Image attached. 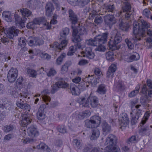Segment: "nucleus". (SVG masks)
Instances as JSON below:
<instances>
[{
	"label": "nucleus",
	"mask_w": 152,
	"mask_h": 152,
	"mask_svg": "<svg viewBox=\"0 0 152 152\" xmlns=\"http://www.w3.org/2000/svg\"><path fill=\"white\" fill-rule=\"evenodd\" d=\"M58 130L60 132L64 133L66 132L65 128L63 126H58Z\"/></svg>",
	"instance_id": "obj_64"
},
{
	"label": "nucleus",
	"mask_w": 152,
	"mask_h": 152,
	"mask_svg": "<svg viewBox=\"0 0 152 152\" xmlns=\"http://www.w3.org/2000/svg\"><path fill=\"white\" fill-rule=\"evenodd\" d=\"M70 89L72 95H78L80 94L79 88L75 84L72 83L70 84Z\"/></svg>",
	"instance_id": "obj_21"
},
{
	"label": "nucleus",
	"mask_w": 152,
	"mask_h": 152,
	"mask_svg": "<svg viewBox=\"0 0 152 152\" xmlns=\"http://www.w3.org/2000/svg\"><path fill=\"white\" fill-rule=\"evenodd\" d=\"M56 73V71L53 68H51L47 73V75L48 76L50 77L54 75Z\"/></svg>",
	"instance_id": "obj_48"
},
{
	"label": "nucleus",
	"mask_w": 152,
	"mask_h": 152,
	"mask_svg": "<svg viewBox=\"0 0 152 152\" xmlns=\"http://www.w3.org/2000/svg\"><path fill=\"white\" fill-rule=\"evenodd\" d=\"M32 121L31 116L29 115H23L22 120L20 122L22 127H25L30 124Z\"/></svg>",
	"instance_id": "obj_12"
},
{
	"label": "nucleus",
	"mask_w": 152,
	"mask_h": 152,
	"mask_svg": "<svg viewBox=\"0 0 152 152\" xmlns=\"http://www.w3.org/2000/svg\"><path fill=\"white\" fill-rule=\"evenodd\" d=\"M37 119L39 121H42L45 118V115L42 112L38 111L37 114Z\"/></svg>",
	"instance_id": "obj_45"
},
{
	"label": "nucleus",
	"mask_w": 152,
	"mask_h": 152,
	"mask_svg": "<svg viewBox=\"0 0 152 152\" xmlns=\"http://www.w3.org/2000/svg\"><path fill=\"white\" fill-rule=\"evenodd\" d=\"M131 58L132 59V61H136L138 60L139 59V54L137 53H135L134 54L131 55Z\"/></svg>",
	"instance_id": "obj_59"
},
{
	"label": "nucleus",
	"mask_w": 152,
	"mask_h": 152,
	"mask_svg": "<svg viewBox=\"0 0 152 152\" xmlns=\"http://www.w3.org/2000/svg\"><path fill=\"white\" fill-rule=\"evenodd\" d=\"M57 17V15L54 14L53 16V19L51 20L50 21V24L48 22H46L44 25L46 26V29H49L51 28V24H56L57 23V21L56 19Z\"/></svg>",
	"instance_id": "obj_23"
},
{
	"label": "nucleus",
	"mask_w": 152,
	"mask_h": 152,
	"mask_svg": "<svg viewBox=\"0 0 152 152\" xmlns=\"http://www.w3.org/2000/svg\"><path fill=\"white\" fill-rule=\"evenodd\" d=\"M20 12L22 14L23 16L24 17H28L31 14V12L29 10L27 9H21L20 10Z\"/></svg>",
	"instance_id": "obj_36"
},
{
	"label": "nucleus",
	"mask_w": 152,
	"mask_h": 152,
	"mask_svg": "<svg viewBox=\"0 0 152 152\" xmlns=\"http://www.w3.org/2000/svg\"><path fill=\"white\" fill-rule=\"evenodd\" d=\"M140 88V86H137L135 88V89L130 92L129 94V97H132L135 96L137 94Z\"/></svg>",
	"instance_id": "obj_40"
},
{
	"label": "nucleus",
	"mask_w": 152,
	"mask_h": 152,
	"mask_svg": "<svg viewBox=\"0 0 152 152\" xmlns=\"http://www.w3.org/2000/svg\"><path fill=\"white\" fill-rule=\"evenodd\" d=\"M76 50V46H71L69 48V51L67 53L68 56H72L75 52Z\"/></svg>",
	"instance_id": "obj_44"
},
{
	"label": "nucleus",
	"mask_w": 152,
	"mask_h": 152,
	"mask_svg": "<svg viewBox=\"0 0 152 152\" xmlns=\"http://www.w3.org/2000/svg\"><path fill=\"white\" fill-rule=\"evenodd\" d=\"M71 64V62L70 61H68L66 62L64 65H63L61 68V72L63 73H64L67 72L68 70V67Z\"/></svg>",
	"instance_id": "obj_37"
},
{
	"label": "nucleus",
	"mask_w": 152,
	"mask_h": 152,
	"mask_svg": "<svg viewBox=\"0 0 152 152\" xmlns=\"http://www.w3.org/2000/svg\"><path fill=\"white\" fill-rule=\"evenodd\" d=\"M117 69L116 65L115 64H112L109 67L108 69L113 72H115Z\"/></svg>",
	"instance_id": "obj_54"
},
{
	"label": "nucleus",
	"mask_w": 152,
	"mask_h": 152,
	"mask_svg": "<svg viewBox=\"0 0 152 152\" xmlns=\"http://www.w3.org/2000/svg\"><path fill=\"white\" fill-rule=\"evenodd\" d=\"M151 9L149 8H145L142 11V14L144 17L147 18H149L150 16H151V12L150 11Z\"/></svg>",
	"instance_id": "obj_32"
},
{
	"label": "nucleus",
	"mask_w": 152,
	"mask_h": 152,
	"mask_svg": "<svg viewBox=\"0 0 152 152\" xmlns=\"http://www.w3.org/2000/svg\"><path fill=\"white\" fill-rule=\"evenodd\" d=\"M40 55L42 58L44 59L48 60L50 59L51 58L50 55L45 53H42L40 54Z\"/></svg>",
	"instance_id": "obj_52"
},
{
	"label": "nucleus",
	"mask_w": 152,
	"mask_h": 152,
	"mask_svg": "<svg viewBox=\"0 0 152 152\" xmlns=\"http://www.w3.org/2000/svg\"><path fill=\"white\" fill-rule=\"evenodd\" d=\"M58 86V83L52 86V90H51L52 93H54L58 90V88H59Z\"/></svg>",
	"instance_id": "obj_50"
},
{
	"label": "nucleus",
	"mask_w": 152,
	"mask_h": 152,
	"mask_svg": "<svg viewBox=\"0 0 152 152\" xmlns=\"http://www.w3.org/2000/svg\"><path fill=\"white\" fill-rule=\"evenodd\" d=\"M114 73V72L108 70L106 74V77L108 79H112L113 77Z\"/></svg>",
	"instance_id": "obj_53"
},
{
	"label": "nucleus",
	"mask_w": 152,
	"mask_h": 152,
	"mask_svg": "<svg viewBox=\"0 0 152 152\" xmlns=\"http://www.w3.org/2000/svg\"><path fill=\"white\" fill-rule=\"evenodd\" d=\"M14 128V127L11 125L6 126L3 127V130L6 132H9L10 131L12 130Z\"/></svg>",
	"instance_id": "obj_46"
},
{
	"label": "nucleus",
	"mask_w": 152,
	"mask_h": 152,
	"mask_svg": "<svg viewBox=\"0 0 152 152\" xmlns=\"http://www.w3.org/2000/svg\"><path fill=\"white\" fill-rule=\"evenodd\" d=\"M43 20L42 18H37L35 19L33 21L35 25H40L42 22V21Z\"/></svg>",
	"instance_id": "obj_55"
},
{
	"label": "nucleus",
	"mask_w": 152,
	"mask_h": 152,
	"mask_svg": "<svg viewBox=\"0 0 152 152\" xmlns=\"http://www.w3.org/2000/svg\"><path fill=\"white\" fill-rule=\"evenodd\" d=\"M147 82L148 86V95L151 97V94H152V81L148 80Z\"/></svg>",
	"instance_id": "obj_38"
},
{
	"label": "nucleus",
	"mask_w": 152,
	"mask_h": 152,
	"mask_svg": "<svg viewBox=\"0 0 152 152\" xmlns=\"http://www.w3.org/2000/svg\"><path fill=\"white\" fill-rule=\"evenodd\" d=\"M118 119L121 126L120 128L123 130L125 129L129 124V119L128 115L125 113H122L120 114Z\"/></svg>",
	"instance_id": "obj_7"
},
{
	"label": "nucleus",
	"mask_w": 152,
	"mask_h": 152,
	"mask_svg": "<svg viewBox=\"0 0 152 152\" xmlns=\"http://www.w3.org/2000/svg\"><path fill=\"white\" fill-rule=\"evenodd\" d=\"M66 56L65 53H62L57 59L56 61V64L58 65L61 64L62 61L63 59Z\"/></svg>",
	"instance_id": "obj_43"
},
{
	"label": "nucleus",
	"mask_w": 152,
	"mask_h": 152,
	"mask_svg": "<svg viewBox=\"0 0 152 152\" xmlns=\"http://www.w3.org/2000/svg\"><path fill=\"white\" fill-rule=\"evenodd\" d=\"M1 105L2 106V107L3 108V107H5L6 108H8V109L11 107L10 102L7 101H5L4 102H2Z\"/></svg>",
	"instance_id": "obj_49"
},
{
	"label": "nucleus",
	"mask_w": 152,
	"mask_h": 152,
	"mask_svg": "<svg viewBox=\"0 0 152 152\" xmlns=\"http://www.w3.org/2000/svg\"><path fill=\"white\" fill-rule=\"evenodd\" d=\"M78 102L83 106L89 107V105L92 107H96L99 104L98 98L91 94L88 97L86 96H82L79 98L77 100Z\"/></svg>",
	"instance_id": "obj_2"
},
{
	"label": "nucleus",
	"mask_w": 152,
	"mask_h": 152,
	"mask_svg": "<svg viewBox=\"0 0 152 152\" xmlns=\"http://www.w3.org/2000/svg\"><path fill=\"white\" fill-rule=\"evenodd\" d=\"M94 73L95 75L98 76L102 75V72L98 68H96L94 70Z\"/></svg>",
	"instance_id": "obj_63"
},
{
	"label": "nucleus",
	"mask_w": 152,
	"mask_h": 152,
	"mask_svg": "<svg viewBox=\"0 0 152 152\" xmlns=\"http://www.w3.org/2000/svg\"><path fill=\"white\" fill-rule=\"evenodd\" d=\"M18 71L15 68H11L8 72L7 78L9 82L13 83L16 80L18 75Z\"/></svg>",
	"instance_id": "obj_9"
},
{
	"label": "nucleus",
	"mask_w": 152,
	"mask_h": 152,
	"mask_svg": "<svg viewBox=\"0 0 152 152\" xmlns=\"http://www.w3.org/2000/svg\"><path fill=\"white\" fill-rule=\"evenodd\" d=\"M103 20L101 16H98L96 17L94 20V22L95 23L99 24L102 23Z\"/></svg>",
	"instance_id": "obj_58"
},
{
	"label": "nucleus",
	"mask_w": 152,
	"mask_h": 152,
	"mask_svg": "<svg viewBox=\"0 0 152 152\" xmlns=\"http://www.w3.org/2000/svg\"><path fill=\"white\" fill-rule=\"evenodd\" d=\"M90 1V0H80L79 1V4L83 7L87 4Z\"/></svg>",
	"instance_id": "obj_61"
},
{
	"label": "nucleus",
	"mask_w": 152,
	"mask_h": 152,
	"mask_svg": "<svg viewBox=\"0 0 152 152\" xmlns=\"http://www.w3.org/2000/svg\"><path fill=\"white\" fill-rule=\"evenodd\" d=\"M19 30L15 27H12L9 28L8 32L7 34V37L10 39L12 38L14 36H16L19 33Z\"/></svg>",
	"instance_id": "obj_16"
},
{
	"label": "nucleus",
	"mask_w": 152,
	"mask_h": 152,
	"mask_svg": "<svg viewBox=\"0 0 152 152\" xmlns=\"http://www.w3.org/2000/svg\"><path fill=\"white\" fill-rule=\"evenodd\" d=\"M69 19L72 24H76L78 20L76 15L74 13L73 11L70 10H69Z\"/></svg>",
	"instance_id": "obj_22"
},
{
	"label": "nucleus",
	"mask_w": 152,
	"mask_h": 152,
	"mask_svg": "<svg viewBox=\"0 0 152 152\" xmlns=\"http://www.w3.org/2000/svg\"><path fill=\"white\" fill-rule=\"evenodd\" d=\"M19 45L21 46H24L26 44V40L24 37H21L19 40Z\"/></svg>",
	"instance_id": "obj_57"
},
{
	"label": "nucleus",
	"mask_w": 152,
	"mask_h": 152,
	"mask_svg": "<svg viewBox=\"0 0 152 152\" xmlns=\"http://www.w3.org/2000/svg\"><path fill=\"white\" fill-rule=\"evenodd\" d=\"M100 134V132L99 130L97 129H93L90 137L91 140H93L97 139L99 137Z\"/></svg>",
	"instance_id": "obj_28"
},
{
	"label": "nucleus",
	"mask_w": 152,
	"mask_h": 152,
	"mask_svg": "<svg viewBox=\"0 0 152 152\" xmlns=\"http://www.w3.org/2000/svg\"><path fill=\"white\" fill-rule=\"evenodd\" d=\"M58 83V87L59 88H66L69 86V84L65 82L64 81L62 80L61 81H59Z\"/></svg>",
	"instance_id": "obj_42"
},
{
	"label": "nucleus",
	"mask_w": 152,
	"mask_h": 152,
	"mask_svg": "<svg viewBox=\"0 0 152 152\" xmlns=\"http://www.w3.org/2000/svg\"><path fill=\"white\" fill-rule=\"evenodd\" d=\"M27 96V95L26 94L23 95L21 93H20V94L19 95L18 98H20V99H19L16 102V105L18 107L22 109H24V108L26 105L24 104L23 102L22 101L21 99L23 97L26 98Z\"/></svg>",
	"instance_id": "obj_20"
},
{
	"label": "nucleus",
	"mask_w": 152,
	"mask_h": 152,
	"mask_svg": "<svg viewBox=\"0 0 152 152\" xmlns=\"http://www.w3.org/2000/svg\"><path fill=\"white\" fill-rule=\"evenodd\" d=\"M43 43V41L42 39L37 37H34L30 40L28 44L30 46H32L34 45H40Z\"/></svg>",
	"instance_id": "obj_17"
},
{
	"label": "nucleus",
	"mask_w": 152,
	"mask_h": 152,
	"mask_svg": "<svg viewBox=\"0 0 152 152\" xmlns=\"http://www.w3.org/2000/svg\"><path fill=\"white\" fill-rule=\"evenodd\" d=\"M27 73L29 76L32 77H35L37 75V74L36 71L33 69L28 68Z\"/></svg>",
	"instance_id": "obj_29"
},
{
	"label": "nucleus",
	"mask_w": 152,
	"mask_h": 152,
	"mask_svg": "<svg viewBox=\"0 0 152 152\" xmlns=\"http://www.w3.org/2000/svg\"><path fill=\"white\" fill-rule=\"evenodd\" d=\"M141 106L140 105H137L135 106V108L131 113V121L134 123L137 122L139 118L142 115V110L139 109Z\"/></svg>",
	"instance_id": "obj_8"
},
{
	"label": "nucleus",
	"mask_w": 152,
	"mask_h": 152,
	"mask_svg": "<svg viewBox=\"0 0 152 152\" xmlns=\"http://www.w3.org/2000/svg\"><path fill=\"white\" fill-rule=\"evenodd\" d=\"M108 34L104 33L101 35H99L95 37V39H96L97 43L98 42L100 44H104L107 41Z\"/></svg>",
	"instance_id": "obj_14"
},
{
	"label": "nucleus",
	"mask_w": 152,
	"mask_h": 152,
	"mask_svg": "<svg viewBox=\"0 0 152 152\" xmlns=\"http://www.w3.org/2000/svg\"><path fill=\"white\" fill-rule=\"evenodd\" d=\"M95 56V54L92 51V50L90 47L86 48L85 52H81L80 55H78V57H86L89 59H92Z\"/></svg>",
	"instance_id": "obj_10"
},
{
	"label": "nucleus",
	"mask_w": 152,
	"mask_h": 152,
	"mask_svg": "<svg viewBox=\"0 0 152 152\" xmlns=\"http://www.w3.org/2000/svg\"><path fill=\"white\" fill-rule=\"evenodd\" d=\"M27 131L28 135L31 137L37 136L39 135L38 131L33 126H31L28 128Z\"/></svg>",
	"instance_id": "obj_18"
},
{
	"label": "nucleus",
	"mask_w": 152,
	"mask_h": 152,
	"mask_svg": "<svg viewBox=\"0 0 152 152\" xmlns=\"http://www.w3.org/2000/svg\"><path fill=\"white\" fill-rule=\"evenodd\" d=\"M48 93V90H45L42 92V99L47 105L48 104V102L50 101L51 99L50 97L46 94Z\"/></svg>",
	"instance_id": "obj_27"
},
{
	"label": "nucleus",
	"mask_w": 152,
	"mask_h": 152,
	"mask_svg": "<svg viewBox=\"0 0 152 152\" xmlns=\"http://www.w3.org/2000/svg\"><path fill=\"white\" fill-rule=\"evenodd\" d=\"M91 113L88 110L80 112L78 115V118L80 119H82L85 118H87L90 116Z\"/></svg>",
	"instance_id": "obj_26"
},
{
	"label": "nucleus",
	"mask_w": 152,
	"mask_h": 152,
	"mask_svg": "<svg viewBox=\"0 0 152 152\" xmlns=\"http://www.w3.org/2000/svg\"><path fill=\"white\" fill-rule=\"evenodd\" d=\"M3 16L4 17L6 20L8 22L12 21V14L9 11H4L2 14Z\"/></svg>",
	"instance_id": "obj_25"
},
{
	"label": "nucleus",
	"mask_w": 152,
	"mask_h": 152,
	"mask_svg": "<svg viewBox=\"0 0 152 152\" xmlns=\"http://www.w3.org/2000/svg\"><path fill=\"white\" fill-rule=\"evenodd\" d=\"M37 147L38 149L44 150L48 152L50 151V148H49L47 145L42 142L40 143L37 146Z\"/></svg>",
	"instance_id": "obj_35"
},
{
	"label": "nucleus",
	"mask_w": 152,
	"mask_h": 152,
	"mask_svg": "<svg viewBox=\"0 0 152 152\" xmlns=\"http://www.w3.org/2000/svg\"><path fill=\"white\" fill-rule=\"evenodd\" d=\"M105 47L100 44L97 48L95 49V50L99 51H105Z\"/></svg>",
	"instance_id": "obj_60"
},
{
	"label": "nucleus",
	"mask_w": 152,
	"mask_h": 152,
	"mask_svg": "<svg viewBox=\"0 0 152 152\" xmlns=\"http://www.w3.org/2000/svg\"><path fill=\"white\" fill-rule=\"evenodd\" d=\"M116 88L118 90H123L125 89V87L123 83L121 81H119L118 83L115 84Z\"/></svg>",
	"instance_id": "obj_41"
},
{
	"label": "nucleus",
	"mask_w": 152,
	"mask_h": 152,
	"mask_svg": "<svg viewBox=\"0 0 152 152\" xmlns=\"http://www.w3.org/2000/svg\"><path fill=\"white\" fill-rule=\"evenodd\" d=\"M106 59L109 61H113L114 60V53L112 51L107 52L105 54Z\"/></svg>",
	"instance_id": "obj_33"
},
{
	"label": "nucleus",
	"mask_w": 152,
	"mask_h": 152,
	"mask_svg": "<svg viewBox=\"0 0 152 152\" xmlns=\"http://www.w3.org/2000/svg\"><path fill=\"white\" fill-rule=\"evenodd\" d=\"M119 26L120 29L125 31H126L129 28V25L126 23H124L122 20H121Z\"/></svg>",
	"instance_id": "obj_34"
},
{
	"label": "nucleus",
	"mask_w": 152,
	"mask_h": 152,
	"mask_svg": "<svg viewBox=\"0 0 152 152\" xmlns=\"http://www.w3.org/2000/svg\"><path fill=\"white\" fill-rule=\"evenodd\" d=\"M104 21L106 24L109 26H112L116 22V20L113 15H108L104 16Z\"/></svg>",
	"instance_id": "obj_13"
},
{
	"label": "nucleus",
	"mask_w": 152,
	"mask_h": 152,
	"mask_svg": "<svg viewBox=\"0 0 152 152\" xmlns=\"http://www.w3.org/2000/svg\"><path fill=\"white\" fill-rule=\"evenodd\" d=\"M23 79L22 77H19L17 80L16 81V86L19 89H20L24 87L25 85L23 83Z\"/></svg>",
	"instance_id": "obj_30"
},
{
	"label": "nucleus",
	"mask_w": 152,
	"mask_h": 152,
	"mask_svg": "<svg viewBox=\"0 0 152 152\" xmlns=\"http://www.w3.org/2000/svg\"><path fill=\"white\" fill-rule=\"evenodd\" d=\"M46 15L50 16L52 14L54 10V7L53 4L50 2H48L45 7Z\"/></svg>",
	"instance_id": "obj_19"
},
{
	"label": "nucleus",
	"mask_w": 152,
	"mask_h": 152,
	"mask_svg": "<svg viewBox=\"0 0 152 152\" xmlns=\"http://www.w3.org/2000/svg\"><path fill=\"white\" fill-rule=\"evenodd\" d=\"M69 33V29L67 28H65L62 29V31L60 33V39L62 40L61 43L59 44L57 42H55L54 44V48H56L60 50H61L64 47L66 46L68 39L67 38V36Z\"/></svg>",
	"instance_id": "obj_4"
},
{
	"label": "nucleus",
	"mask_w": 152,
	"mask_h": 152,
	"mask_svg": "<svg viewBox=\"0 0 152 152\" xmlns=\"http://www.w3.org/2000/svg\"><path fill=\"white\" fill-rule=\"evenodd\" d=\"M131 8V6L129 4V3H126L125 5L123 7V12H131L130 11Z\"/></svg>",
	"instance_id": "obj_47"
},
{
	"label": "nucleus",
	"mask_w": 152,
	"mask_h": 152,
	"mask_svg": "<svg viewBox=\"0 0 152 152\" xmlns=\"http://www.w3.org/2000/svg\"><path fill=\"white\" fill-rule=\"evenodd\" d=\"M19 12V10H16L14 14V17L15 19L16 24L19 25H22L26 20L27 18L25 17H23L22 18H20L17 13Z\"/></svg>",
	"instance_id": "obj_15"
},
{
	"label": "nucleus",
	"mask_w": 152,
	"mask_h": 152,
	"mask_svg": "<svg viewBox=\"0 0 152 152\" xmlns=\"http://www.w3.org/2000/svg\"><path fill=\"white\" fill-rule=\"evenodd\" d=\"M121 40V38L120 37L116 35L114 39L113 43L110 39V41L108 44L109 48L112 50L117 49V48L116 46V45L119 43Z\"/></svg>",
	"instance_id": "obj_11"
},
{
	"label": "nucleus",
	"mask_w": 152,
	"mask_h": 152,
	"mask_svg": "<svg viewBox=\"0 0 152 152\" xmlns=\"http://www.w3.org/2000/svg\"><path fill=\"white\" fill-rule=\"evenodd\" d=\"M125 42H126L128 47L130 49H132L134 47V45L132 43L129 39H125Z\"/></svg>",
	"instance_id": "obj_51"
},
{
	"label": "nucleus",
	"mask_w": 152,
	"mask_h": 152,
	"mask_svg": "<svg viewBox=\"0 0 152 152\" xmlns=\"http://www.w3.org/2000/svg\"><path fill=\"white\" fill-rule=\"evenodd\" d=\"M72 27L73 30L72 36L73 38L72 39L73 41L74 42H78L80 41L81 39L80 35L86 34V31L84 28L80 29L78 31L73 26H72Z\"/></svg>",
	"instance_id": "obj_6"
},
{
	"label": "nucleus",
	"mask_w": 152,
	"mask_h": 152,
	"mask_svg": "<svg viewBox=\"0 0 152 152\" xmlns=\"http://www.w3.org/2000/svg\"><path fill=\"white\" fill-rule=\"evenodd\" d=\"M150 27V24L143 19H139L137 22H134L132 38L134 42L141 40L145 35L146 30Z\"/></svg>",
	"instance_id": "obj_1"
},
{
	"label": "nucleus",
	"mask_w": 152,
	"mask_h": 152,
	"mask_svg": "<svg viewBox=\"0 0 152 152\" xmlns=\"http://www.w3.org/2000/svg\"><path fill=\"white\" fill-rule=\"evenodd\" d=\"M97 41L96 39H90L88 40H87L86 41V43L88 45H91L94 46L97 44Z\"/></svg>",
	"instance_id": "obj_39"
},
{
	"label": "nucleus",
	"mask_w": 152,
	"mask_h": 152,
	"mask_svg": "<svg viewBox=\"0 0 152 152\" xmlns=\"http://www.w3.org/2000/svg\"><path fill=\"white\" fill-rule=\"evenodd\" d=\"M35 25L33 21L28 23L27 24V27L28 28L33 29L35 27Z\"/></svg>",
	"instance_id": "obj_62"
},
{
	"label": "nucleus",
	"mask_w": 152,
	"mask_h": 152,
	"mask_svg": "<svg viewBox=\"0 0 152 152\" xmlns=\"http://www.w3.org/2000/svg\"><path fill=\"white\" fill-rule=\"evenodd\" d=\"M107 91L105 86L104 84H101L99 86L96 92L99 94H104Z\"/></svg>",
	"instance_id": "obj_24"
},
{
	"label": "nucleus",
	"mask_w": 152,
	"mask_h": 152,
	"mask_svg": "<svg viewBox=\"0 0 152 152\" xmlns=\"http://www.w3.org/2000/svg\"><path fill=\"white\" fill-rule=\"evenodd\" d=\"M117 140L115 135L110 134L109 136L105 142V144L107 145L105 149L106 152H120L119 148L115 146Z\"/></svg>",
	"instance_id": "obj_3"
},
{
	"label": "nucleus",
	"mask_w": 152,
	"mask_h": 152,
	"mask_svg": "<svg viewBox=\"0 0 152 152\" xmlns=\"http://www.w3.org/2000/svg\"><path fill=\"white\" fill-rule=\"evenodd\" d=\"M102 128L103 132H105L106 134L109 132L111 130V127L107 123L105 122H104L102 125Z\"/></svg>",
	"instance_id": "obj_31"
},
{
	"label": "nucleus",
	"mask_w": 152,
	"mask_h": 152,
	"mask_svg": "<svg viewBox=\"0 0 152 152\" xmlns=\"http://www.w3.org/2000/svg\"><path fill=\"white\" fill-rule=\"evenodd\" d=\"M101 118L98 116H94L89 120L85 121V126L88 128H95L99 126L101 123Z\"/></svg>",
	"instance_id": "obj_5"
},
{
	"label": "nucleus",
	"mask_w": 152,
	"mask_h": 152,
	"mask_svg": "<svg viewBox=\"0 0 152 152\" xmlns=\"http://www.w3.org/2000/svg\"><path fill=\"white\" fill-rule=\"evenodd\" d=\"M113 5H108L107 6H106L104 8L106 12H112L113 10Z\"/></svg>",
	"instance_id": "obj_56"
}]
</instances>
